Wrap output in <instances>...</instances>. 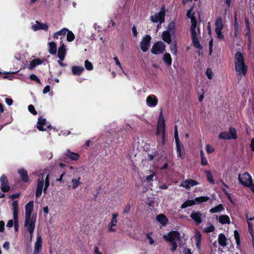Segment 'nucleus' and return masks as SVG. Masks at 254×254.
Segmentation results:
<instances>
[{
	"label": "nucleus",
	"instance_id": "43",
	"mask_svg": "<svg viewBox=\"0 0 254 254\" xmlns=\"http://www.w3.org/2000/svg\"><path fill=\"white\" fill-rule=\"evenodd\" d=\"M175 28V23L174 22H171L168 25L167 30L166 31H169L170 33H173L174 32Z\"/></svg>",
	"mask_w": 254,
	"mask_h": 254
},
{
	"label": "nucleus",
	"instance_id": "47",
	"mask_svg": "<svg viewBox=\"0 0 254 254\" xmlns=\"http://www.w3.org/2000/svg\"><path fill=\"white\" fill-rule=\"evenodd\" d=\"M155 173L152 172L151 174L148 175L146 177V180L147 182L149 183L153 181V178L154 177Z\"/></svg>",
	"mask_w": 254,
	"mask_h": 254
},
{
	"label": "nucleus",
	"instance_id": "1",
	"mask_svg": "<svg viewBox=\"0 0 254 254\" xmlns=\"http://www.w3.org/2000/svg\"><path fill=\"white\" fill-rule=\"evenodd\" d=\"M235 68L239 79L246 76L248 72V66L245 62L244 55L240 52H237L234 58Z\"/></svg>",
	"mask_w": 254,
	"mask_h": 254
},
{
	"label": "nucleus",
	"instance_id": "12",
	"mask_svg": "<svg viewBox=\"0 0 254 254\" xmlns=\"http://www.w3.org/2000/svg\"><path fill=\"white\" fill-rule=\"evenodd\" d=\"M215 32L217 34V37L218 39H222L223 38V35L221 32V30L223 28V21L221 18L219 17L216 19L215 23Z\"/></svg>",
	"mask_w": 254,
	"mask_h": 254
},
{
	"label": "nucleus",
	"instance_id": "24",
	"mask_svg": "<svg viewBox=\"0 0 254 254\" xmlns=\"http://www.w3.org/2000/svg\"><path fill=\"white\" fill-rule=\"evenodd\" d=\"M156 220L162 225H166L168 222V219L166 216L163 214H160L156 216Z\"/></svg>",
	"mask_w": 254,
	"mask_h": 254
},
{
	"label": "nucleus",
	"instance_id": "8",
	"mask_svg": "<svg viewBox=\"0 0 254 254\" xmlns=\"http://www.w3.org/2000/svg\"><path fill=\"white\" fill-rule=\"evenodd\" d=\"M238 180L241 184L245 186H253L252 177L248 172H245L243 175L239 174Z\"/></svg>",
	"mask_w": 254,
	"mask_h": 254
},
{
	"label": "nucleus",
	"instance_id": "21",
	"mask_svg": "<svg viewBox=\"0 0 254 254\" xmlns=\"http://www.w3.org/2000/svg\"><path fill=\"white\" fill-rule=\"evenodd\" d=\"M202 214L199 211L194 212L190 215V217L197 224L202 222Z\"/></svg>",
	"mask_w": 254,
	"mask_h": 254
},
{
	"label": "nucleus",
	"instance_id": "57",
	"mask_svg": "<svg viewBox=\"0 0 254 254\" xmlns=\"http://www.w3.org/2000/svg\"><path fill=\"white\" fill-rule=\"evenodd\" d=\"M146 238L148 240V242L150 245H153L154 243L153 238L150 237L149 234L146 235Z\"/></svg>",
	"mask_w": 254,
	"mask_h": 254
},
{
	"label": "nucleus",
	"instance_id": "36",
	"mask_svg": "<svg viewBox=\"0 0 254 254\" xmlns=\"http://www.w3.org/2000/svg\"><path fill=\"white\" fill-rule=\"evenodd\" d=\"M66 40L68 42H72L75 39V36L72 31L68 29V32L66 33Z\"/></svg>",
	"mask_w": 254,
	"mask_h": 254
},
{
	"label": "nucleus",
	"instance_id": "62",
	"mask_svg": "<svg viewBox=\"0 0 254 254\" xmlns=\"http://www.w3.org/2000/svg\"><path fill=\"white\" fill-rule=\"evenodd\" d=\"M4 229V222L3 221H0V232H2Z\"/></svg>",
	"mask_w": 254,
	"mask_h": 254
},
{
	"label": "nucleus",
	"instance_id": "56",
	"mask_svg": "<svg viewBox=\"0 0 254 254\" xmlns=\"http://www.w3.org/2000/svg\"><path fill=\"white\" fill-rule=\"evenodd\" d=\"M206 75L209 79H211L212 77V72L209 68L207 69L206 71Z\"/></svg>",
	"mask_w": 254,
	"mask_h": 254
},
{
	"label": "nucleus",
	"instance_id": "44",
	"mask_svg": "<svg viewBox=\"0 0 254 254\" xmlns=\"http://www.w3.org/2000/svg\"><path fill=\"white\" fill-rule=\"evenodd\" d=\"M85 67L87 70H91L93 69V66L92 63L89 62L88 60L85 61Z\"/></svg>",
	"mask_w": 254,
	"mask_h": 254
},
{
	"label": "nucleus",
	"instance_id": "19",
	"mask_svg": "<svg viewBox=\"0 0 254 254\" xmlns=\"http://www.w3.org/2000/svg\"><path fill=\"white\" fill-rule=\"evenodd\" d=\"M175 142L176 144L177 156L181 158H184L185 150L183 145L180 142V141Z\"/></svg>",
	"mask_w": 254,
	"mask_h": 254
},
{
	"label": "nucleus",
	"instance_id": "27",
	"mask_svg": "<svg viewBox=\"0 0 254 254\" xmlns=\"http://www.w3.org/2000/svg\"><path fill=\"white\" fill-rule=\"evenodd\" d=\"M84 70V68L81 66H73L71 68L72 73L75 75H80Z\"/></svg>",
	"mask_w": 254,
	"mask_h": 254
},
{
	"label": "nucleus",
	"instance_id": "22",
	"mask_svg": "<svg viewBox=\"0 0 254 254\" xmlns=\"http://www.w3.org/2000/svg\"><path fill=\"white\" fill-rule=\"evenodd\" d=\"M216 218L222 224H229L230 223V218L227 215H221L219 216H217Z\"/></svg>",
	"mask_w": 254,
	"mask_h": 254
},
{
	"label": "nucleus",
	"instance_id": "20",
	"mask_svg": "<svg viewBox=\"0 0 254 254\" xmlns=\"http://www.w3.org/2000/svg\"><path fill=\"white\" fill-rule=\"evenodd\" d=\"M34 207V202L33 201L29 202L25 206V217H31V213Z\"/></svg>",
	"mask_w": 254,
	"mask_h": 254
},
{
	"label": "nucleus",
	"instance_id": "41",
	"mask_svg": "<svg viewBox=\"0 0 254 254\" xmlns=\"http://www.w3.org/2000/svg\"><path fill=\"white\" fill-rule=\"evenodd\" d=\"M231 138L236 139L237 137L236 130L235 128L231 127L228 131Z\"/></svg>",
	"mask_w": 254,
	"mask_h": 254
},
{
	"label": "nucleus",
	"instance_id": "5",
	"mask_svg": "<svg viewBox=\"0 0 254 254\" xmlns=\"http://www.w3.org/2000/svg\"><path fill=\"white\" fill-rule=\"evenodd\" d=\"M156 135H161L162 144L164 145L165 143V126L164 118L162 112L159 115L158 121Z\"/></svg>",
	"mask_w": 254,
	"mask_h": 254
},
{
	"label": "nucleus",
	"instance_id": "58",
	"mask_svg": "<svg viewBox=\"0 0 254 254\" xmlns=\"http://www.w3.org/2000/svg\"><path fill=\"white\" fill-rule=\"evenodd\" d=\"M194 239L196 241H201V234L199 232H196L194 236Z\"/></svg>",
	"mask_w": 254,
	"mask_h": 254
},
{
	"label": "nucleus",
	"instance_id": "31",
	"mask_svg": "<svg viewBox=\"0 0 254 254\" xmlns=\"http://www.w3.org/2000/svg\"><path fill=\"white\" fill-rule=\"evenodd\" d=\"M224 210V207L223 205L221 204H220L214 207L211 208L209 210V212L212 213H215L218 212H220L223 211Z\"/></svg>",
	"mask_w": 254,
	"mask_h": 254
},
{
	"label": "nucleus",
	"instance_id": "25",
	"mask_svg": "<svg viewBox=\"0 0 254 254\" xmlns=\"http://www.w3.org/2000/svg\"><path fill=\"white\" fill-rule=\"evenodd\" d=\"M219 244L222 247H224L227 245V239L223 234H220L218 238Z\"/></svg>",
	"mask_w": 254,
	"mask_h": 254
},
{
	"label": "nucleus",
	"instance_id": "18",
	"mask_svg": "<svg viewBox=\"0 0 254 254\" xmlns=\"http://www.w3.org/2000/svg\"><path fill=\"white\" fill-rule=\"evenodd\" d=\"M61 46L59 47L58 56L61 61H64L66 55L65 46L63 41L60 42Z\"/></svg>",
	"mask_w": 254,
	"mask_h": 254
},
{
	"label": "nucleus",
	"instance_id": "40",
	"mask_svg": "<svg viewBox=\"0 0 254 254\" xmlns=\"http://www.w3.org/2000/svg\"><path fill=\"white\" fill-rule=\"evenodd\" d=\"M192 9L193 7H191L190 10L188 11L187 13V17L189 18H190L191 23L192 20L194 19L195 21H196L195 17L194 16V13L192 12Z\"/></svg>",
	"mask_w": 254,
	"mask_h": 254
},
{
	"label": "nucleus",
	"instance_id": "51",
	"mask_svg": "<svg viewBox=\"0 0 254 254\" xmlns=\"http://www.w3.org/2000/svg\"><path fill=\"white\" fill-rule=\"evenodd\" d=\"M246 217L247 218V222L248 224V228H253V224L250 222V221H252L254 219V216L253 217L249 218L248 215H246Z\"/></svg>",
	"mask_w": 254,
	"mask_h": 254
},
{
	"label": "nucleus",
	"instance_id": "2",
	"mask_svg": "<svg viewBox=\"0 0 254 254\" xmlns=\"http://www.w3.org/2000/svg\"><path fill=\"white\" fill-rule=\"evenodd\" d=\"M50 185V179L49 175L48 174L46 177H44L42 176L40 177L36 182V197L39 198L41 196L42 191L45 194L46 193V191Z\"/></svg>",
	"mask_w": 254,
	"mask_h": 254
},
{
	"label": "nucleus",
	"instance_id": "52",
	"mask_svg": "<svg viewBox=\"0 0 254 254\" xmlns=\"http://www.w3.org/2000/svg\"><path fill=\"white\" fill-rule=\"evenodd\" d=\"M206 151L207 153H211L214 151V149L210 144H207L206 146Z\"/></svg>",
	"mask_w": 254,
	"mask_h": 254
},
{
	"label": "nucleus",
	"instance_id": "64",
	"mask_svg": "<svg viewBox=\"0 0 254 254\" xmlns=\"http://www.w3.org/2000/svg\"><path fill=\"white\" fill-rule=\"evenodd\" d=\"M183 253L184 254H192L190 250L188 248H184Z\"/></svg>",
	"mask_w": 254,
	"mask_h": 254
},
{
	"label": "nucleus",
	"instance_id": "15",
	"mask_svg": "<svg viewBox=\"0 0 254 254\" xmlns=\"http://www.w3.org/2000/svg\"><path fill=\"white\" fill-rule=\"evenodd\" d=\"M151 40V37L148 35H145L140 42V48L141 50L145 52L149 49L150 43Z\"/></svg>",
	"mask_w": 254,
	"mask_h": 254
},
{
	"label": "nucleus",
	"instance_id": "48",
	"mask_svg": "<svg viewBox=\"0 0 254 254\" xmlns=\"http://www.w3.org/2000/svg\"><path fill=\"white\" fill-rule=\"evenodd\" d=\"M188 182L189 189H190L192 187L196 186L198 184V183L196 181L191 179L188 180Z\"/></svg>",
	"mask_w": 254,
	"mask_h": 254
},
{
	"label": "nucleus",
	"instance_id": "39",
	"mask_svg": "<svg viewBox=\"0 0 254 254\" xmlns=\"http://www.w3.org/2000/svg\"><path fill=\"white\" fill-rule=\"evenodd\" d=\"M118 216V213H114L112 214V219L109 224L115 226L117 223V217Z\"/></svg>",
	"mask_w": 254,
	"mask_h": 254
},
{
	"label": "nucleus",
	"instance_id": "14",
	"mask_svg": "<svg viewBox=\"0 0 254 254\" xmlns=\"http://www.w3.org/2000/svg\"><path fill=\"white\" fill-rule=\"evenodd\" d=\"M37 127L40 131H44L47 128H51L50 125L46 122V119L39 118L37 123Z\"/></svg>",
	"mask_w": 254,
	"mask_h": 254
},
{
	"label": "nucleus",
	"instance_id": "60",
	"mask_svg": "<svg viewBox=\"0 0 254 254\" xmlns=\"http://www.w3.org/2000/svg\"><path fill=\"white\" fill-rule=\"evenodd\" d=\"M132 32L133 36L135 37H137V35H138V32L137 31L136 28L134 25L132 27Z\"/></svg>",
	"mask_w": 254,
	"mask_h": 254
},
{
	"label": "nucleus",
	"instance_id": "32",
	"mask_svg": "<svg viewBox=\"0 0 254 254\" xmlns=\"http://www.w3.org/2000/svg\"><path fill=\"white\" fill-rule=\"evenodd\" d=\"M234 35L235 37H237L239 34V24L237 19V14L235 13L234 15Z\"/></svg>",
	"mask_w": 254,
	"mask_h": 254
},
{
	"label": "nucleus",
	"instance_id": "23",
	"mask_svg": "<svg viewBox=\"0 0 254 254\" xmlns=\"http://www.w3.org/2000/svg\"><path fill=\"white\" fill-rule=\"evenodd\" d=\"M18 173L23 182H27L29 180L27 171L23 168L18 170Z\"/></svg>",
	"mask_w": 254,
	"mask_h": 254
},
{
	"label": "nucleus",
	"instance_id": "63",
	"mask_svg": "<svg viewBox=\"0 0 254 254\" xmlns=\"http://www.w3.org/2000/svg\"><path fill=\"white\" fill-rule=\"evenodd\" d=\"M3 248L5 250H8L9 248V243L7 241H5L3 245Z\"/></svg>",
	"mask_w": 254,
	"mask_h": 254
},
{
	"label": "nucleus",
	"instance_id": "16",
	"mask_svg": "<svg viewBox=\"0 0 254 254\" xmlns=\"http://www.w3.org/2000/svg\"><path fill=\"white\" fill-rule=\"evenodd\" d=\"M0 182L1 190L4 192L8 191L10 187L7 178L4 174L2 175L0 177Z\"/></svg>",
	"mask_w": 254,
	"mask_h": 254
},
{
	"label": "nucleus",
	"instance_id": "50",
	"mask_svg": "<svg viewBox=\"0 0 254 254\" xmlns=\"http://www.w3.org/2000/svg\"><path fill=\"white\" fill-rule=\"evenodd\" d=\"M28 110L32 114L36 115L37 114V111L35 110L34 107L32 105L28 106Z\"/></svg>",
	"mask_w": 254,
	"mask_h": 254
},
{
	"label": "nucleus",
	"instance_id": "7",
	"mask_svg": "<svg viewBox=\"0 0 254 254\" xmlns=\"http://www.w3.org/2000/svg\"><path fill=\"white\" fill-rule=\"evenodd\" d=\"M165 15V9L164 7L161 8L158 13H156L150 16V20L154 23L159 22L160 24L164 22Z\"/></svg>",
	"mask_w": 254,
	"mask_h": 254
},
{
	"label": "nucleus",
	"instance_id": "29",
	"mask_svg": "<svg viewBox=\"0 0 254 254\" xmlns=\"http://www.w3.org/2000/svg\"><path fill=\"white\" fill-rule=\"evenodd\" d=\"M65 155L67 157L74 161L77 160L79 157L78 154L71 152L69 150H67Z\"/></svg>",
	"mask_w": 254,
	"mask_h": 254
},
{
	"label": "nucleus",
	"instance_id": "53",
	"mask_svg": "<svg viewBox=\"0 0 254 254\" xmlns=\"http://www.w3.org/2000/svg\"><path fill=\"white\" fill-rule=\"evenodd\" d=\"M30 78L31 80L35 81L37 82L38 83L40 82V80L39 78L38 77V76H37L34 74H31L30 75Z\"/></svg>",
	"mask_w": 254,
	"mask_h": 254
},
{
	"label": "nucleus",
	"instance_id": "34",
	"mask_svg": "<svg viewBox=\"0 0 254 254\" xmlns=\"http://www.w3.org/2000/svg\"><path fill=\"white\" fill-rule=\"evenodd\" d=\"M163 60L166 64L170 65L172 64V60L171 55L169 53H165L163 55Z\"/></svg>",
	"mask_w": 254,
	"mask_h": 254
},
{
	"label": "nucleus",
	"instance_id": "28",
	"mask_svg": "<svg viewBox=\"0 0 254 254\" xmlns=\"http://www.w3.org/2000/svg\"><path fill=\"white\" fill-rule=\"evenodd\" d=\"M48 51L52 55H54L57 51V45L54 42H50L48 43Z\"/></svg>",
	"mask_w": 254,
	"mask_h": 254
},
{
	"label": "nucleus",
	"instance_id": "6",
	"mask_svg": "<svg viewBox=\"0 0 254 254\" xmlns=\"http://www.w3.org/2000/svg\"><path fill=\"white\" fill-rule=\"evenodd\" d=\"M209 198L207 196H200L196 197L194 199L188 200L183 203L181 205V208L184 209L188 207V206L195 205L196 203H202L206 202L208 200Z\"/></svg>",
	"mask_w": 254,
	"mask_h": 254
},
{
	"label": "nucleus",
	"instance_id": "35",
	"mask_svg": "<svg viewBox=\"0 0 254 254\" xmlns=\"http://www.w3.org/2000/svg\"><path fill=\"white\" fill-rule=\"evenodd\" d=\"M42 248V238L41 236H38L37 238V240L35 244L34 249L40 251Z\"/></svg>",
	"mask_w": 254,
	"mask_h": 254
},
{
	"label": "nucleus",
	"instance_id": "61",
	"mask_svg": "<svg viewBox=\"0 0 254 254\" xmlns=\"http://www.w3.org/2000/svg\"><path fill=\"white\" fill-rule=\"evenodd\" d=\"M14 224V220H9L6 224V227L11 228Z\"/></svg>",
	"mask_w": 254,
	"mask_h": 254
},
{
	"label": "nucleus",
	"instance_id": "30",
	"mask_svg": "<svg viewBox=\"0 0 254 254\" xmlns=\"http://www.w3.org/2000/svg\"><path fill=\"white\" fill-rule=\"evenodd\" d=\"M42 63H43V61L40 59H33V60H32L31 61L30 64L28 66V68L29 69H33L36 66L42 64Z\"/></svg>",
	"mask_w": 254,
	"mask_h": 254
},
{
	"label": "nucleus",
	"instance_id": "9",
	"mask_svg": "<svg viewBox=\"0 0 254 254\" xmlns=\"http://www.w3.org/2000/svg\"><path fill=\"white\" fill-rule=\"evenodd\" d=\"M36 217H25V226L29 233H33L35 227Z\"/></svg>",
	"mask_w": 254,
	"mask_h": 254
},
{
	"label": "nucleus",
	"instance_id": "17",
	"mask_svg": "<svg viewBox=\"0 0 254 254\" xmlns=\"http://www.w3.org/2000/svg\"><path fill=\"white\" fill-rule=\"evenodd\" d=\"M32 29L34 31L39 30H43L45 31L48 30V25L45 23H42L38 21H36L35 23L32 26Z\"/></svg>",
	"mask_w": 254,
	"mask_h": 254
},
{
	"label": "nucleus",
	"instance_id": "54",
	"mask_svg": "<svg viewBox=\"0 0 254 254\" xmlns=\"http://www.w3.org/2000/svg\"><path fill=\"white\" fill-rule=\"evenodd\" d=\"M174 136L175 139V142H178V141H180L177 126H175V129L174 130Z\"/></svg>",
	"mask_w": 254,
	"mask_h": 254
},
{
	"label": "nucleus",
	"instance_id": "46",
	"mask_svg": "<svg viewBox=\"0 0 254 254\" xmlns=\"http://www.w3.org/2000/svg\"><path fill=\"white\" fill-rule=\"evenodd\" d=\"M68 32V29L66 28H63L61 30L59 31H57V33L59 36H64L66 35V33Z\"/></svg>",
	"mask_w": 254,
	"mask_h": 254
},
{
	"label": "nucleus",
	"instance_id": "59",
	"mask_svg": "<svg viewBox=\"0 0 254 254\" xmlns=\"http://www.w3.org/2000/svg\"><path fill=\"white\" fill-rule=\"evenodd\" d=\"M130 209V204H127L124 208L123 213L125 214L127 213L129 211Z\"/></svg>",
	"mask_w": 254,
	"mask_h": 254
},
{
	"label": "nucleus",
	"instance_id": "26",
	"mask_svg": "<svg viewBox=\"0 0 254 254\" xmlns=\"http://www.w3.org/2000/svg\"><path fill=\"white\" fill-rule=\"evenodd\" d=\"M162 39L166 43L170 44L172 42L171 33L169 31H164L162 34Z\"/></svg>",
	"mask_w": 254,
	"mask_h": 254
},
{
	"label": "nucleus",
	"instance_id": "13",
	"mask_svg": "<svg viewBox=\"0 0 254 254\" xmlns=\"http://www.w3.org/2000/svg\"><path fill=\"white\" fill-rule=\"evenodd\" d=\"M158 103L157 97L154 94L148 95L146 99V105L150 108L156 107Z\"/></svg>",
	"mask_w": 254,
	"mask_h": 254
},
{
	"label": "nucleus",
	"instance_id": "49",
	"mask_svg": "<svg viewBox=\"0 0 254 254\" xmlns=\"http://www.w3.org/2000/svg\"><path fill=\"white\" fill-rule=\"evenodd\" d=\"M180 186L185 188L186 189H189L188 180H185L182 181Z\"/></svg>",
	"mask_w": 254,
	"mask_h": 254
},
{
	"label": "nucleus",
	"instance_id": "38",
	"mask_svg": "<svg viewBox=\"0 0 254 254\" xmlns=\"http://www.w3.org/2000/svg\"><path fill=\"white\" fill-rule=\"evenodd\" d=\"M219 137L220 139H231L230 135L228 132L224 131L220 133L219 135Z\"/></svg>",
	"mask_w": 254,
	"mask_h": 254
},
{
	"label": "nucleus",
	"instance_id": "3",
	"mask_svg": "<svg viewBox=\"0 0 254 254\" xmlns=\"http://www.w3.org/2000/svg\"><path fill=\"white\" fill-rule=\"evenodd\" d=\"M197 21L194 19L192 20V24L190 28L191 37L192 45L198 50H201L202 47L199 43L200 31L199 29H196Z\"/></svg>",
	"mask_w": 254,
	"mask_h": 254
},
{
	"label": "nucleus",
	"instance_id": "4",
	"mask_svg": "<svg viewBox=\"0 0 254 254\" xmlns=\"http://www.w3.org/2000/svg\"><path fill=\"white\" fill-rule=\"evenodd\" d=\"M167 241L169 242L171 245V250L172 251H175L177 248V242L180 240V234L177 231L169 232L167 235L164 236Z\"/></svg>",
	"mask_w": 254,
	"mask_h": 254
},
{
	"label": "nucleus",
	"instance_id": "55",
	"mask_svg": "<svg viewBox=\"0 0 254 254\" xmlns=\"http://www.w3.org/2000/svg\"><path fill=\"white\" fill-rule=\"evenodd\" d=\"M201 164L204 166L208 164L207 160L205 156H202V157H201Z\"/></svg>",
	"mask_w": 254,
	"mask_h": 254
},
{
	"label": "nucleus",
	"instance_id": "42",
	"mask_svg": "<svg viewBox=\"0 0 254 254\" xmlns=\"http://www.w3.org/2000/svg\"><path fill=\"white\" fill-rule=\"evenodd\" d=\"M205 173L207 177V180L211 183V184H214V181L213 179V176L211 174V173L210 171H206Z\"/></svg>",
	"mask_w": 254,
	"mask_h": 254
},
{
	"label": "nucleus",
	"instance_id": "33",
	"mask_svg": "<svg viewBox=\"0 0 254 254\" xmlns=\"http://www.w3.org/2000/svg\"><path fill=\"white\" fill-rule=\"evenodd\" d=\"M81 178L78 177L77 178L72 179L71 180L72 189H75L81 184L80 182Z\"/></svg>",
	"mask_w": 254,
	"mask_h": 254
},
{
	"label": "nucleus",
	"instance_id": "11",
	"mask_svg": "<svg viewBox=\"0 0 254 254\" xmlns=\"http://www.w3.org/2000/svg\"><path fill=\"white\" fill-rule=\"evenodd\" d=\"M165 50V45L162 41L157 42L152 47L151 52L155 55L163 53Z\"/></svg>",
	"mask_w": 254,
	"mask_h": 254
},
{
	"label": "nucleus",
	"instance_id": "45",
	"mask_svg": "<svg viewBox=\"0 0 254 254\" xmlns=\"http://www.w3.org/2000/svg\"><path fill=\"white\" fill-rule=\"evenodd\" d=\"M215 227L213 225H210L204 229V231L205 233L212 232L214 230Z\"/></svg>",
	"mask_w": 254,
	"mask_h": 254
},
{
	"label": "nucleus",
	"instance_id": "37",
	"mask_svg": "<svg viewBox=\"0 0 254 254\" xmlns=\"http://www.w3.org/2000/svg\"><path fill=\"white\" fill-rule=\"evenodd\" d=\"M170 50L171 53L174 55H176L177 53V46L176 42L171 43L170 46Z\"/></svg>",
	"mask_w": 254,
	"mask_h": 254
},
{
	"label": "nucleus",
	"instance_id": "10",
	"mask_svg": "<svg viewBox=\"0 0 254 254\" xmlns=\"http://www.w3.org/2000/svg\"><path fill=\"white\" fill-rule=\"evenodd\" d=\"M13 207V217L14 220V227L15 231L18 230V213L19 211L18 203L17 201H15L12 203Z\"/></svg>",
	"mask_w": 254,
	"mask_h": 254
}]
</instances>
